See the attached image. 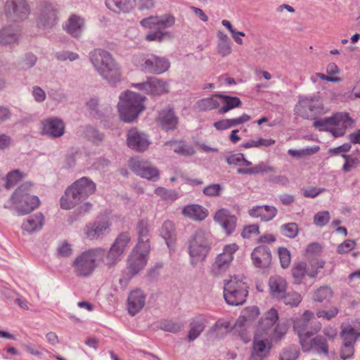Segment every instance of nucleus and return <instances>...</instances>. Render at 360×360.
Listing matches in <instances>:
<instances>
[{
	"label": "nucleus",
	"instance_id": "46",
	"mask_svg": "<svg viewBox=\"0 0 360 360\" xmlns=\"http://www.w3.org/2000/svg\"><path fill=\"white\" fill-rule=\"evenodd\" d=\"M269 170H271L270 167H267L264 163H261L255 166L252 165L250 167L240 166L237 169V172L241 174H256L266 172Z\"/></svg>",
	"mask_w": 360,
	"mask_h": 360
},
{
	"label": "nucleus",
	"instance_id": "24",
	"mask_svg": "<svg viewBox=\"0 0 360 360\" xmlns=\"http://www.w3.org/2000/svg\"><path fill=\"white\" fill-rule=\"evenodd\" d=\"M157 122L163 129L173 130L177 127L178 117L174 115L172 109L167 108L159 112Z\"/></svg>",
	"mask_w": 360,
	"mask_h": 360
},
{
	"label": "nucleus",
	"instance_id": "51",
	"mask_svg": "<svg viewBox=\"0 0 360 360\" xmlns=\"http://www.w3.org/2000/svg\"><path fill=\"white\" fill-rule=\"evenodd\" d=\"M231 328L230 323L227 321L219 320L210 330V333H216L217 336L227 333Z\"/></svg>",
	"mask_w": 360,
	"mask_h": 360
},
{
	"label": "nucleus",
	"instance_id": "55",
	"mask_svg": "<svg viewBox=\"0 0 360 360\" xmlns=\"http://www.w3.org/2000/svg\"><path fill=\"white\" fill-rule=\"evenodd\" d=\"M330 216L328 211H321L314 217V224L318 226H325L330 220Z\"/></svg>",
	"mask_w": 360,
	"mask_h": 360
},
{
	"label": "nucleus",
	"instance_id": "53",
	"mask_svg": "<svg viewBox=\"0 0 360 360\" xmlns=\"http://www.w3.org/2000/svg\"><path fill=\"white\" fill-rule=\"evenodd\" d=\"M281 299H283L285 304L292 307H297L302 300L301 295L296 292H289L287 295L285 294Z\"/></svg>",
	"mask_w": 360,
	"mask_h": 360
},
{
	"label": "nucleus",
	"instance_id": "30",
	"mask_svg": "<svg viewBox=\"0 0 360 360\" xmlns=\"http://www.w3.org/2000/svg\"><path fill=\"white\" fill-rule=\"evenodd\" d=\"M313 317L314 313L311 311L306 310L300 317L293 320V328L298 334L300 342L301 341V335H309L311 333L309 331L305 332V330L309 322Z\"/></svg>",
	"mask_w": 360,
	"mask_h": 360
},
{
	"label": "nucleus",
	"instance_id": "8",
	"mask_svg": "<svg viewBox=\"0 0 360 360\" xmlns=\"http://www.w3.org/2000/svg\"><path fill=\"white\" fill-rule=\"evenodd\" d=\"M278 320V314L277 310L271 308L261 319L256 333L274 338H281L286 333L287 329L285 326L279 324L276 326Z\"/></svg>",
	"mask_w": 360,
	"mask_h": 360
},
{
	"label": "nucleus",
	"instance_id": "52",
	"mask_svg": "<svg viewBox=\"0 0 360 360\" xmlns=\"http://www.w3.org/2000/svg\"><path fill=\"white\" fill-rule=\"evenodd\" d=\"M25 175L19 170H14L8 173L6 178L5 186L7 189L14 186L19 181H20Z\"/></svg>",
	"mask_w": 360,
	"mask_h": 360
},
{
	"label": "nucleus",
	"instance_id": "12",
	"mask_svg": "<svg viewBox=\"0 0 360 360\" xmlns=\"http://www.w3.org/2000/svg\"><path fill=\"white\" fill-rule=\"evenodd\" d=\"M129 167L136 174L148 180L156 181L159 178L158 169L147 160L133 158L129 162Z\"/></svg>",
	"mask_w": 360,
	"mask_h": 360
},
{
	"label": "nucleus",
	"instance_id": "45",
	"mask_svg": "<svg viewBox=\"0 0 360 360\" xmlns=\"http://www.w3.org/2000/svg\"><path fill=\"white\" fill-rule=\"evenodd\" d=\"M166 145L169 146L176 153L181 155L190 156L195 153V150L191 146L185 144L182 141L168 142Z\"/></svg>",
	"mask_w": 360,
	"mask_h": 360
},
{
	"label": "nucleus",
	"instance_id": "18",
	"mask_svg": "<svg viewBox=\"0 0 360 360\" xmlns=\"http://www.w3.org/2000/svg\"><path fill=\"white\" fill-rule=\"evenodd\" d=\"M81 201L94 194L96 189L94 182L87 177H82L70 186Z\"/></svg>",
	"mask_w": 360,
	"mask_h": 360
},
{
	"label": "nucleus",
	"instance_id": "62",
	"mask_svg": "<svg viewBox=\"0 0 360 360\" xmlns=\"http://www.w3.org/2000/svg\"><path fill=\"white\" fill-rule=\"evenodd\" d=\"M155 193L165 200H174L176 198L174 193H172L162 187H158L155 190Z\"/></svg>",
	"mask_w": 360,
	"mask_h": 360
},
{
	"label": "nucleus",
	"instance_id": "17",
	"mask_svg": "<svg viewBox=\"0 0 360 360\" xmlns=\"http://www.w3.org/2000/svg\"><path fill=\"white\" fill-rule=\"evenodd\" d=\"M175 22V18L170 14H165L160 16H151L143 19L141 25L148 29H154L162 31L171 27Z\"/></svg>",
	"mask_w": 360,
	"mask_h": 360
},
{
	"label": "nucleus",
	"instance_id": "2",
	"mask_svg": "<svg viewBox=\"0 0 360 360\" xmlns=\"http://www.w3.org/2000/svg\"><path fill=\"white\" fill-rule=\"evenodd\" d=\"M90 59L98 73L110 82H116L122 79L120 67L109 52L96 49L91 53Z\"/></svg>",
	"mask_w": 360,
	"mask_h": 360
},
{
	"label": "nucleus",
	"instance_id": "32",
	"mask_svg": "<svg viewBox=\"0 0 360 360\" xmlns=\"http://www.w3.org/2000/svg\"><path fill=\"white\" fill-rule=\"evenodd\" d=\"M182 214L193 220L202 221L208 215L207 209L199 205H190L184 207Z\"/></svg>",
	"mask_w": 360,
	"mask_h": 360
},
{
	"label": "nucleus",
	"instance_id": "40",
	"mask_svg": "<svg viewBox=\"0 0 360 360\" xmlns=\"http://www.w3.org/2000/svg\"><path fill=\"white\" fill-rule=\"evenodd\" d=\"M195 108L198 111H209L214 109H219V94L213 95L211 97L199 100L195 103Z\"/></svg>",
	"mask_w": 360,
	"mask_h": 360
},
{
	"label": "nucleus",
	"instance_id": "28",
	"mask_svg": "<svg viewBox=\"0 0 360 360\" xmlns=\"http://www.w3.org/2000/svg\"><path fill=\"white\" fill-rule=\"evenodd\" d=\"M110 226V223L107 219H98L94 223L86 226L85 230L86 236L91 240L96 239L103 234Z\"/></svg>",
	"mask_w": 360,
	"mask_h": 360
},
{
	"label": "nucleus",
	"instance_id": "39",
	"mask_svg": "<svg viewBox=\"0 0 360 360\" xmlns=\"http://www.w3.org/2000/svg\"><path fill=\"white\" fill-rule=\"evenodd\" d=\"M259 314V310L257 307L252 306L245 308L241 315L238 319L236 326L242 327L245 324L255 320Z\"/></svg>",
	"mask_w": 360,
	"mask_h": 360
},
{
	"label": "nucleus",
	"instance_id": "15",
	"mask_svg": "<svg viewBox=\"0 0 360 360\" xmlns=\"http://www.w3.org/2000/svg\"><path fill=\"white\" fill-rule=\"evenodd\" d=\"M312 333L309 335H301V341L300 342L302 350L308 352L314 349L319 354L326 355L328 352V340L322 335H316L314 338H310Z\"/></svg>",
	"mask_w": 360,
	"mask_h": 360
},
{
	"label": "nucleus",
	"instance_id": "25",
	"mask_svg": "<svg viewBox=\"0 0 360 360\" xmlns=\"http://www.w3.org/2000/svg\"><path fill=\"white\" fill-rule=\"evenodd\" d=\"M252 259L255 266L258 268L268 267L271 263V252L265 246H258L252 252Z\"/></svg>",
	"mask_w": 360,
	"mask_h": 360
},
{
	"label": "nucleus",
	"instance_id": "10",
	"mask_svg": "<svg viewBox=\"0 0 360 360\" xmlns=\"http://www.w3.org/2000/svg\"><path fill=\"white\" fill-rule=\"evenodd\" d=\"M295 110L297 113L304 117L324 112L323 101L319 96L300 98L296 105Z\"/></svg>",
	"mask_w": 360,
	"mask_h": 360
},
{
	"label": "nucleus",
	"instance_id": "14",
	"mask_svg": "<svg viewBox=\"0 0 360 360\" xmlns=\"http://www.w3.org/2000/svg\"><path fill=\"white\" fill-rule=\"evenodd\" d=\"M272 338L258 333H255L250 356L251 360H263L269 355L272 347Z\"/></svg>",
	"mask_w": 360,
	"mask_h": 360
},
{
	"label": "nucleus",
	"instance_id": "57",
	"mask_svg": "<svg viewBox=\"0 0 360 360\" xmlns=\"http://www.w3.org/2000/svg\"><path fill=\"white\" fill-rule=\"evenodd\" d=\"M283 233L289 238H295L298 233V227L295 223H288L281 227Z\"/></svg>",
	"mask_w": 360,
	"mask_h": 360
},
{
	"label": "nucleus",
	"instance_id": "26",
	"mask_svg": "<svg viewBox=\"0 0 360 360\" xmlns=\"http://www.w3.org/2000/svg\"><path fill=\"white\" fill-rule=\"evenodd\" d=\"M63 122L58 118H51L43 122V132L51 137H60L64 134Z\"/></svg>",
	"mask_w": 360,
	"mask_h": 360
},
{
	"label": "nucleus",
	"instance_id": "4",
	"mask_svg": "<svg viewBox=\"0 0 360 360\" xmlns=\"http://www.w3.org/2000/svg\"><path fill=\"white\" fill-rule=\"evenodd\" d=\"M103 257L100 249L93 248L86 250L78 255L72 264L75 274L79 277H88L94 270L101 266Z\"/></svg>",
	"mask_w": 360,
	"mask_h": 360
},
{
	"label": "nucleus",
	"instance_id": "50",
	"mask_svg": "<svg viewBox=\"0 0 360 360\" xmlns=\"http://www.w3.org/2000/svg\"><path fill=\"white\" fill-rule=\"evenodd\" d=\"M226 162L229 165H238L239 167H250L252 165V162L247 160L242 153H236L228 156L226 158Z\"/></svg>",
	"mask_w": 360,
	"mask_h": 360
},
{
	"label": "nucleus",
	"instance_id": "6",
	"mask_svg": "<svg viewBox=\"0 0 360 360\" xmlns=\"http://www.w3.org/2000/svg\"><path fill=\"white\" fill-rule=\"evenodd\" d=\"M350 119L347 114L337 113L333 116L316 120L314 126L320 131L330 132L335 137L345 134Z\"/></svg>",
	"mask_w": 360,
	"mask_h": 360
},
{
	"label": "nucleus",
	"instance_id": "44",
	"mask_svg": "<svg viewBox=\"0 0 360 360\" xmlns=\"http://www.w3.org/2000/svg\"><path fill=\"white\" fill-rule=\"evenodd\" d=\"M131 236L128 232H122L115 238L112 246L124 255L131 243Z\"/></svg>",
	"mask_w": 360,
	"mask_h": 360
},
{
	"label": "nucleus",
	"instance_id": "37",
	"mask_svg": "<svg viewBox=\"0 0 360 360\" xmlns=\"http://www.w3.org/2000/svg\"><path fill=\"white\" fill-rule=\"evenodd\" d=\"M341 336L344 343L354 345L360 336V324L354 326L350 325L343 326Z\"/></svg>",
	"mask_w": 360,
	"mask_h": 360
},
{
	"label": "nucleus",
	"instance_id": "27",
	"mask_svg": "<svg viewBox=\"0 0 360 360\" xmlns=\"http://www.w3.org/2000/svg\"><path fill=\"white\" fill-rule=\"evenodd\" d=\"M248 214L252 217L260 218L262 221H269L277 214V209L274 206H255L249 210Z\"/></svg>",
	"mask_w": 360,
	"mask_h": 360
},
{
	"label": "nucleus",
	"instance_id": "59",
	"mask_svg": "<svg viewBox=\"0 0 360 360\" xmlns=\"http://www.w3.org/2000/svg\"><path fill=\"white\" fill-rule=\"evenodd\" d=\"M342 157L346 160L342 167V170L345 172H349L352 169L355 168L359 163V160L357 158H352L351 156L347 155H342Z\"/></svg>",
	"mask_w": 360,
	"mask_h": 360
},
{
	"label": "nucleus",
	"instance_id": "20",
	"mask_svg": "<svg viewBox=\"0 0 360 360\" xmlns=\"http://www.w3.org/2000/svg\"><path fill=\"white\" fill-rule=\"evenodd\" d=\"M136 86L153 96H158L168 92V84L156 77H152L146 82L138 84Z\"/></svg>",
	"mask_w": 360,
	"mask_h": 360
},
{
	"label": "nucleus",
	"instance_id": "16",
	"mask_svg": "<svg viewBox=\"0 0 360 360\" xmlns=\"http://www.w3.org/2000/svg\"><path fill=\"white\" fill-rule=\"evenodd\" d=\"M58 21L57 10L51 5L44 4L39 8L37 25L39 28L48 30L53 27Z\"/></svg>",
	"mask_w": 360,
	"mask_h": 360
},
{
	"label": "nucleus",
	"instance_id": "35",
	"mask_svg": "<svg viewBox=\"0 0 360 360\" xmlns=\"http://www.w3.org/2000/svg\"><path fill=\"white\" fill-rule=\"evenodd\" d=\"M219 113L225 114L229 110L239 107L241 105V101L238 97L223 96L219 94Z\"/></svg>",
	"mask_w": 360,
	"mask_h": 360
},
{
	"label": "nucleus",
	"instance_id": "41",
	"mask_svg": "<svg viewBox=\"0 0 360 360\" xmlns=\"http://www.w3.org/2000/svg\"><path fill=\"white\" fill-rule=\"evenodd\" d=\"M81 201L77 194L70 186L65 191V195L60 199V205L63 209L70 210L79 204Z\"/></svg>",
	"mask_w": 360,
	"mask_h": 360
},
{
	"label": "nucleus",
	"instance_id": "60",
	"mask_svg": "<svg viewBox=\"0 0 360 360\" xmlns=\"http://www.w3.org/2000/svg\"><path fill=\"white\" fill-rule=\"evenodd\" d=\"M356 246V242L353 240H346L342 243L337 248L339 254H345L350 252Z\"/></svg>",
	"mask_w": 360,
	"mask_h": 360
},
{
	"label": "nucleus",
	"instance_id": "3",
	"mask_svg": "<svg viewBox=\"0 0 360 360\" xmlns=\"http://www.w3.org/2000/svg\"><path fill=\"white\" fill-rule=\"evenodd\" d=\"M145 97L133 91H126L120 96L118 110L121 119L126 122H131L145 109Z\"/></svg>",
	"mask_w": 360,
	"mask_h": 360
},
{
	"label": "nucleus",
	"instance_id": "54",
	"mask_svg": "<svg viewBox=\"0 0 360 360\" xmlns=\"http://www.w3.org/2000/svg\"><path fill=\"white\" fill-rule=\"evenodd\" d=\"M281 265L283 269L288 268L291 262V255L290 251L285 248H280L278 250Z\"/></svg>",
	"mask_w": 360,
	"mask_h": 360
},
{
	"label": "nucleus",
	"instance_id": "33",
	"mask_svg": "<svg viewBox=\"0 0 360 360\" xmlns=\"http://www.w3.org/2000/svg\"><path fill=\"white\" fill-rule=\"evenodd\" d=\"M84 19L77 15H72L65 23V30L74 37H79L83 30Z\"/></svg>",
	"mask_w": 360,
	"mask_h": 360
},
{
	"label": "nucleus",
	"instance_id": "23",
	"mask_svg": "<svg viewBox=\"0 0 360 360\" xmlns=\"http://www.w3.org/2000/svg\"><path fill=\"white\" fill-rule=\"evenodd\" d=\"M169 61L164 58L155 56H151L146 59L143 67L146 71L150 72L160 74L167 71L169 68Z\"/></svg>",
	"mask_w": 360,
	"mask_h": 360
},
{
	"label": "nucleus",
	"instance_id": "1",
	"mask_svg": "<svg viewBox=\"0 0 360 360\" xmlns=\"http://www.w3.org/2000/svg\"><path fill=\"white\" fill-rule=\"evenodd\" d=\"M138 242L127 259V270L131 276L138 274L146 266L150 252V225L141 220L138 226Z\"/></svg>",
	"mask_w": 360,
	"mask_h": 360
},
{
	"label": "nucleus",
	"instance_id": "7",
	"mask_svg": "<svg viewBox=\"0 0 360 360\" xmlns=\"http://www.w3.org/2000/svg\"><path fill=\"white\" fill-rule=\"evenodd\" d=\"M30 184L20 186L13 194L12 199L15 208L21 214H26L37 208L40 200L29 192Z\"/></svg>",
	"mask_w": 360,
	"mask_h": 360
},
{
	"label": "nucleus",
	"instance_id": "34",
	"mask_svg": "<svg viewBox=\"0 0 360 360\" xmlns=\"http://www.w3.org/2000/svg\"><path fill=\"white\" fill-rule=\"evenodd\" d=\"M160 236L165 240L168 248L172 250L176 238L174 224L169 221H165L160 229Z\"/></svg>",
	"mask_w": 360,
	"mask_h": 360
},
{
	"label": "nucleus",
	"instance_id": "11",
	"mask_svg": "<svg viewBox=\"0 0 360 360\" xmlns=\"http://www.w3.org/2000/svg\"><path fill=\"white\" fill-rule=\"evenodd\" d=\"M5 13L8 20L18 22L28 17L30 8L25 0H7Z\"/></svg>",
	"mask_w": 360,
	"mask_h": 360
},
{
	"label": "nucleus",
	"instance_id": "21",
	"mask_svg": "<svg viewBox=\"0 0 360 360\" xmlns=\"http://www.w3.org/2000/svg\"><path fill=\"white\" fill-rule=\"evenodd\" d=\"M214 219L222 226L227 234H231L236 229L237 218L226 209L218 210L214 216Z\"/></svg>",
	"mask_w": 360,
	"mask_h": 360
},
{
	"label": "nucleus",
	"instance_id": "5",
	"mask_svg": "<svg viewBox=\"0 0 360 360\" xmlns=\"http://www.w3.org/2000/svg\"><path fill=\"white\" fill-rule=\"evenodd\" d=\"M211 234L210 232L198 229L189 240V255L193 263L204 261L210 248Z\"/></svg>",
	"mask_w": 360,
	"mask_h": 360
},
{
	"label": "nucleus",
	"instance_id": "22",
	"mask_svg": "<svg viewBox=\"0 0 360 360\" xmlns=\"http://www.w3.org/2000/svg\"><path fill=\"white\" fill-rule=\"evenodd\" d=\"M146 295L139 289L131 291L127 300L129 313L132 316L136 314L145 305Z\"/></svg>",
	"mask_w": 360,
	"mask_h": 360
},
{
	"label": "nucleus",
	"instance_id": "48",
	"mask_svg": "<svg viewBox=\"0 0 360 360\" xmlns=\"http://www.w3.org/2000/svg\"><path fill=\"white\" fill-rule=\"evenodd\" d=\"M18 30L11 27H6L0 32V44H8L15 42L18 39Z\"/></svg>",
	"mask_w": 360,
	"mask_h": 360
},
{
	"label": "nucleus",
	"instance_id": "29",
	"mask_svg": "<svg viewBox=\"0 0 360 360\" xmlns=\"http://www.w3.org/2000/svg\"><path fill=\"white\" fill-rule=\"evenodd\" d=\"M102 251L103 257L101 261V266H106L110 269L115 266L120 261H121L123 254L111 245L108 251L101 248H97Z\"/></svg>",
	"mask_w": 360,
	"mask_h": 360
},
{
	"label": "nucleus",
	"instance_id": "19",
	"mask_svg": "<svg viewBox=\"0 0 360 360\" xmlns=\"http://www.w3.org/2000/svg\"><path fill=\"white\" fill-rule=\"evenodd\" d=\"M127 143L130 148L139 152L146 150L150 144L146 136L136 129H131L129 131Z\"/></svg>",
	"mask_w": 360,
	"mask_h": 360
},
{
	"label": "nucleus",
	"instance_id": "64",
	"mask_svg": "<svg viewBox=\"0 0 360 360\" xmlns=\"http://www.w3.org/2000/svg\"><path fill=\"white\" fill-rule=\"evenodd\" d=\"M322 251L321 245L318 243H312L309 244L305 250V255L307 257L317 255Z\"/></svg>",
	"mask_w": 360,
	"mask_h": 360
},
{
	"label": "nucleus",
	"instance_id": "42",
	"mask_svg": "<svg viewBox=\"0 0 360 360\" xmlns=\"http://www.w3.org/2000/svg\"><path fill=\"white\" fill-rule=\"evenodd\" d=\"M207 323V320L205 317L200 316L195 319L191 323V329L188 333L189 340H193L202 332Z\"/></svg>",
	"mask_w": 360,
	"mask_h": 360
},
{
	"label": "nucleus",
	"instance_id": "56",
	"mask_svg": "<svg viewBox=\"0 0 360 360\" xmlns=\"http://www.w3.org/2000/svg\"><path fill=\"white\" fill-rule=\"evenodd\" d=\"M259 233V226L257 224H250L245 226L242 232L241 236L244 238H250L253 236L258 235Z\"/></svg>",
	"mask_w": 360,
	"mask_h": 360
},
{
	"label": "nucleus",
	"instance_id": "49",
	"mask_svg": "<svg viewBox=\"0 0 360 360\" xmlns=\"http://www.w3.org/2000/svg\"><path fill=\"white\" fill-rule=\"evenodd\" d=\"M325 262L322 259H313L309 262V265L307 266L308 276L314 278L317 276L319 271L324 267Z\"/></svg>",
	"mask_w": 360,
	"mask_h": 360
},
{
	"label": "nucleus",
	"instance_id": "43",
	"mask_svg": "<svg viewBox=\"0 0 360 360\" xmlns=\"http://www.w3.org/2000/svg\"><path fill=\"white\" fill-rule=\"evenodd\" d=\"M291 271L295 282L299 284L306 276H308L307 264L304 262H296L294 264Z\"/></svg>",
	"mask_w": 360,
	"mask_h": 360
},
{
	"label": "nucleus",
	"instance_id": "61",
	"mask_svg": "<svg viewBox=\"0 0 360 360\" xmlns=\"http://www.w3.org/2000/svg\"><path fill=\"white\" fill-rule=\"evenodd\" d=\"M354 345L345 344L343 342V345L340 351V357L342 359L346 360L351 358L354 355Z\"/></svg>",
	"mask_w": 360,
	"mask_h": 360
},
{
	"label": "nucleus",
	"instance_id": "38",
	"mask_svg": "<svg viewBox=\"0 0 360 360\" xmlns=\"http://www.w3.org/2000/svg\"><path fill=\"white\" fill-rule=\"evenodd\" d=\"M135 0H106V5L115 12H129L133 8Z\"/></svg>",
	"mask_w": 360,
	"mask_h": 360
},
{
	"label": "nucleus",
	"instance_id": "47",
	"mask_svg": "<svg viewBox=\"0 0 360 360\" xmlns=\"http://www.w3.org/2000/svg\"><path fill=\"white\" fill-rule=\"evenodd\" d=\"M333 297V292L328 286L318 288L313 294V300L316 302H328Z\"/></svg>",
	"mask_w": 360,
	"mask_h": 360
},
{
	"label": "nucleus",
	"instance_id": "31",
	"mask_svg": "<svg viewBox=\"0 0 360 360\" xmlns=\"http://www.w3.org/2000/svg\"><path fill=\"white\" fill-rule=\"evenodd\" d=\"M269 285L271 295L278 298L281 299L285 294L286 281L279 276H274L269 278Z\"/></svg>",
	"mask_w": 360,
	"mask_h": 360
},
{
	"label": "nucleus",
	"instance_id": "9",
	"mask_svg": "<svg viewBox=\"0 0 360 360\" xmlns=\"http://www.w3.org/2000/svg\"><path fill=\"white\" fill-rule=\"evenodd\" d=\"M248 286L245 283L237 278H231L224 284V297L230 305L243 304L248 295Z\"/></svg>",
	"mask_w": 360,
	"mask_h": 360
},
{
	"label": "nucleus",
	"instance_id": "63",
	"mask_svg": "<svg viewBox=\"0 0 360 360\" xmlns=\"http://www.w3.org/2000/svg\"><path fill=\"white\" fill-rule=\"evenodd\" d=\"M324 191H325L324 188H316V187H309V188L302 189V194L306 198H314Z\"/></svg>",
	"mask_w": 360,
	"mask_h": 360
},
{
	"label": "nucleus",
	"instance_id": "13",
	"mask_svg": "<svg viewBox=\"0 0 360 360\" xmlns=\"http://www.w3.org/2000/svg\"><path fill=\"white\" fill-rule=\"evenodd\" d=\"M238 250L236 243H231L224 246L223 252L219 254L212 267L214 275H219L225 271L233 259V254Z\"/></svg>",
	"mask_w": 360,
	"mask_h": 360
},
{
	"label": "nucleus",
	"instance_id": "36",
	"mask_svg": "<svg viewBox=\"0 0 360 360\" xmlns=\"http://www.w3.org/2000/svg\"><path fill=\"white\" fill-rule=\"evenodd\" d=\"M44 224V217L41 213H37L30 217L22 224L23 230L32 233L40 230Z\"/></svg>",
	"mask_w": 360,
	"mask_h": 360
},
{
	"label": "nucleus",
	"instance_id": "58",
	"mask_svg": "<svg viewBox=\"0 0 360 360\" xmlns=\"http://www.w3.org/2000/svg\"><path fill=\"white\" fill-rule=\"evenodd\" d=\"M338 309L336 307H331L329 310L319 309L316 311V316L319 318H323L326 320H330L335 317L338 314Z\"/></svg>",
	"mask_w": 360,
	"mask_h": 360
}]
</instances>
